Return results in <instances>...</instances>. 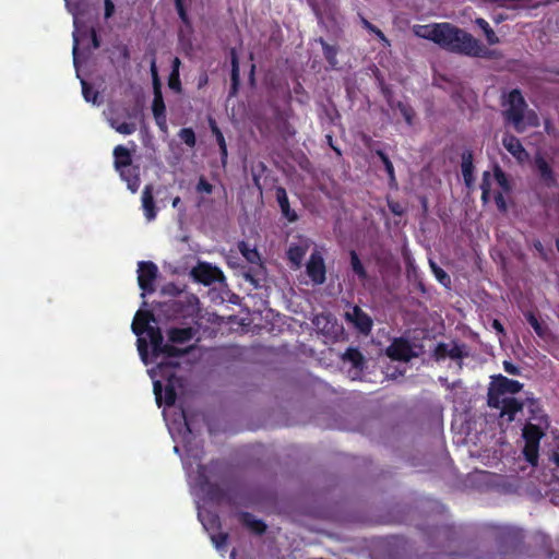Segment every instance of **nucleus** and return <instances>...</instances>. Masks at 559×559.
I'll return each mask as SVG.
<instances>
[{"label":"nucleus","mask_w":559,"mask_h":559,"mask_svg":"<svg viewBox=\"0 0 559 559\" xmlns=\"http://www.w3.org/2000/svg\"><path fill=\"white\" fill-rule=\"evenodd\" d=\"M154 317L143 310H139L132 322V331L138 336V350L145 365L155 364L148 370L153 380L154 394L157 405L171 406L175 403L177 391L182 388V380L176 376L179 367L178 357L186 349L176 348V345H185L194 335L191 328L173 329L169 332V344H163V336L155 325Z\"/></svg>","instance_id":"obj_1"},{"label":"nucleus","mask_w":559,"mask_h":559,"mask_svg":"<svg viewBox=\"0 0 559 559\" xmlns=\"http://www.w3.org/2000/svg\"><path fill=\"white\" fill-rule=\"evenodd\" d=\"M169 433L175 442H181L186 450L182 464L187 472L188 480L193 490L205 491L207 477L205 467L201 465V450L192 444V430L183 411L171 415V412H163Z\"/></svg>","instance_id":"obj_2"},{"label":"nucleus","mask_w":559,"mask_h":559,"mask_svg":"<svg viewBox=\"0 0 559 559\" xmlns=\"http://www.w3.org/2000/svg\"><path fill=\"white\" fill-rule=\"evenodd\" d=\"M414 34L429 39L441 48L469 57H486L488 49L467 32L450 23L415 25Z\"/></svg>","instance_id":"obj_3"},{"label":"nucleus","mask_w":559,"mask_h":559,"mask_svg":"<svg viewBox=\"0 0 559 559\" xmlns=\"http://www.w3.org/2000/svg\"><path fill=\"white\" fill-rule=\"evenodd\" d=\"M522 388V383L502 374L492 377L488 390V405L499 411L501 420L511 423L514 420L515 414L522 409V403L514 397V394L520 392Z\"/></svg>","instance_id":"obj_4"},{"label":"nucleus","mask_w":559,"mask_h":559,"mask_svg":"<svg viewBox=\"0 0 559 559\" xmlns=\"http://www.w3.org/2000/svg\"><path fill=\"white\" fill-rule=\"evenodd\" d=\"M504 115L518 132L525 131L528 127H536L539 123L537 115L526 109L525 100L518 90L509 93L504 103Z\"/></svg>","instance_id":"obj_5"},{"label":"nucleus","mask_w":559,"mask_h":559,"mask_svg":"<svg viewBox=\"0 0 559 559\" xmlns=\"http://www.w3.org/2000/svg\"><path fill=\"white\" fill-rule=\"evenodd\" d=\"M115 168L121 179L127 183L128 189L135 193L140 187V169L132 165L131 152L123 145L114 150Z\"/></svg>","instance_id":"obj_6"},{"label":"nucleus","mask_w":559,"mask_h":559,"mask_svg":"<svg viewBox=\"0 0 559 559\" xmlns=\"http://www.w3.org/2000/svg\"><path fill=\"white\" fill-rule=\"evenodd\" d=\"M66 1V5H67V9L68 11L72 14L73 16V26H74V31H73V49H72V53H73V63H74V67L78 69V50H79V45L83 41V39L85 37H91V40H92V45H93V48L96 49L98 46H99V43H98V39H97V36H96V33L95 31L92 28L90 29V34H87V29H85L83 26H82V12L80 10V7L78 3H73L69 0H64Z\"/></svg>","instance_id":"obj_7"},{"label":"nucleus","mask_w":559,"mask_h":559,"mask_svg":"<svg viewBox=\"0 0 559 559\" xmlns=\"http://www.w3.org/2000/svg\"><path fill=\"white\" fill-rule=\"evenodd\" d=\"M104 114L110 127L115 129L118 133L123 135H130L135 132V111H131L126 107H110Z\"/></svg>","instance_id":"obj_8"},{"label":"nucleus","mask_w":559,"mask_h":559,"mask_svg":"<svg viewBox=\"0 0 559 559\" xmlns=\"http://www.w3.org/2000/svg\"><path fill=\"white\" fill-rule=\"evenodd\" d=\"M546 426L547 423L543 426V420L540 419L538 425L527 424L523 429V438L525 440L523 453L526 461L532 465L537 464L539 441L544 436V428Z\"/></svg>","instance_id":"obj_9"},{"label":"nucleus","mask_w":559,"mask_h":559,"mask_svg":"<svg viewBox=\"0 0 559 559\" xmlns=\"http://www.w3.org/2000/svg\"><path fill=\"white\" fill-rule=\"evenodd\" d=\"M495 182L499 187V192L509 193L510 183L506 176V174L501 170L500 167H496L493 171V176H491L488 171H485L483 175L481 182V199L484 202H489L491 199V182Z\"/></svg>","instance_id":"obj_10"},{"label":"nucleus","mask_w":559,"mask_h":559,"mask_svg":"<svg viewBox=\"0 0 559 559\" xmlns=\"http://www.w3.org/2000/svg\"><path fill=\"white\" fill-rule=\"evenodd\" d=\"M199 520L201 521L204 530L210 534L211 540L215 548L218 551H222L227 542V534L225 533H215V530L218 527V519L216 515L202 511L199 509Z\"/></svg>","instance_id":"obj_11"},{"label":"nucleus","mask_w":559,"mask_h":559,"mask_svg":"<svg viewBox=\"0 0 559 559\" xmlns=\"http://www.w3.org/2000/svg\"><path fill=\"white\" fill-rule=\"evenodd\" d=\"M467 348L465 345H461L456 342L439 343L435 350L433 356L437 361L451 359L460 367V360L467 356Z\"/></svg>","instance_id":"obj_12"},{"label":"nucleus","mask_w":559,"mask_h":559,"mask_svg":"<svg viewBox=\"0 0 559 559\" xmlns=\"http://www.w3.org/2000/svg\"><path fill=\"white\" fill-rule=\"evenodd\" d=\"M158 269L152 262L141 261L138 264V282L142 289V297L145 293L154 292V281L157 276Z\"/></svg>","instance_id":"obj_13"},{"label":"nucleus","mask_w":559,"mask_h":559,"mask_svg":"<svg viewBox=\"0 0 559 559\" xmlns=\"http://www.w3.org/2000/svg\"><path fill=\"white\" fill-rule=\"evenodd\" d=\"M191 275L195 281L204 285H211L224 280V275L218 267L205 262L198 263V265L191 270Z\"/></svg>","instance_id":"obj_14"},{"label":"nucleus","mask_w":559,"mask_h":559,"mask_svg":"<svg viewBox=\"0 0 559 559\" xmlns=\"http://www.w3.org/2000/svg\"><path fill=\"white\" fill-rule=\"evenodd\" d=\"M345 318L360 333L368 334L372 328L371 318L357 306L348 309L345 312Z\"/></svg>","instance_id":"obj_15"},{"label":"nucleus","mask_w":559,"mask_h":559,"mask_svg":"<svg viewBox=\"0 0 559 559\" xmlns=\"http://www.w3.org/2000/svg\"><path fill=\"white\" fill-rule=\"evenodd\" d=\"M312 323L317 331L330 337H336L343 330L330 314L316 316Z\"/></svg>","instance_id":"obj_16"},{"label":"nucleus","mask_w":559,"mask_h":559,"mask_svg":"<svg viewBox=\"0 0 559 559\" xmlns=\"http://www.w3.org/2000/svg\"><path fill=\"white\" fill-rule=\"evenodd\" d=\"M307 273L314 284H322L325 281V265L320 252H312L307 263Z\"/></svg>","instance_id":"obj_17"},{"label":"nucleus","mask_w":559,"mask_h":559,"mask_svg":"<svg viewBox=\"0 0 559 559\" xmlns=\"http://www.w3.org/2000/svg\"><path fill=\"white\" fill-rule=\"evenodd\" d=\"M389 357L395 360L408 361L412 357L416 356L411 344L405 340H395L386 349Z\"/></svg>","instance_id":"obj_18"},{"label":"nucleus","mask_w":559,"mask_h":559,"mask_svg":"<svg viewBox=\"0 0 559 559\" xmlns=\"http://www.w3.org/2000/svg\"><path fill=\"white\" fill-rule=\"evenodd\" d=\"M502 145L518 160V163L524 164L528 160V153L523 147L520 140L514 135L506 134L502 138Z\"/></svg>","instance_id":"obj_19"},{"label":"nucleus","mask_w":559,"mask_h":559,"mask_svg":"<svg viewBox=\"0 0 559 559\" xmlns=\"http://www.w3.org/2000/svg\"><path fill=\"white\" fill-rule=\"evenodd\" d=\"M310 240L300 238L297 242H292L287 255L293 265L298 269L301 265L304 257L310 248Z\"/></svg>","instance_id":"obj_20"},{"label":"nucleus","mask_w":559,"mask_h":559,"mask_svg":"<svg viewBox=\"0 0 559 559\" xmlns=\"http://www.w3.org/2000/svg\"><path fill=\"white\" fill-rule=\"evenodd\" d=\"M535 166L537 168V171L539 174L540 180L546 185L547 187H552L556 185V177L552 171V168L549 166V164L545 160V158L537 154L534 159Z\"/></svg>","instance_id":"obj_21"},{"label":"nucleus","mask_w":559,"mask_h":559,"mask_svg":"<svg viewBox=\"0 0 559 559\" xmlns=\"http://www.w3.org/2000/svg\"><path fill=\"white\" fill-rule=\"evenodd\" d=\"M141 201H142V209H143L145 218L148 222L154 221L156 217L157 211H156V206H155V202H154V198H153V186L152 185L145 186V188L142 192Z\"/></svg>","instance_id":"obj_22"},{"label":"nucleus","mask_w":559,"mask_h":559,"mask_svg":"<svg viewBox=\"0 0 559 559\" xmlns=\"http://www.w3.org/2000/svg\"><path fill=\"white\" fill-rule=\"evenodd\" d=\"M343 360H344V367L347 365V364H350V369L348 370V372L350 373V377L353 379H356L362 368V356L361 354L354 349V348H349L345 352L344 356H343Z\"/></svg>","instance_id":"obj_23"},{"label":"nucleus","mask_w":559,"mask_h":559,"mask_svg":"<svg viewBox=\"0 0 559 559\" xmlns=\"http://www.w3.org/2000/svg\"><path fill=\"white\" fill-rule=\"evenodd\" d=\"M153 114H154L157 126L163 131H166L167 124H166L165 105L163 102L162 94H158V95H156V97H154Z\"/></svg>","instance_id":"obj_24"},{"label":"nucleus","mask_w":559,"mask_h":559,"mask_svg":"<svg viewBox=\"0 0 559 559\" xmlns=\"http://www.w3.org/2000/svg\"><path fill=\"white\" fill-rule=\"evenodd\" d=\"M462 175L467 187H471L474 182L473 177V157L472 153L466 151L462 154Z\"/></svg>","instance_id":"obj_25"},{"label":"nucleus","mask_w":559,"mask_h":559,"mask_svg":"<svg viewBox=\"0 0 559 559\" xmlns=\"http://www.w3.org/2000/svg\"><path fill=\"white\" fill-rule=\"evenodd\" d=\"M277 201H278V203L281 205L283 214L289 221H295L296 219V215L295 214L290 215V213H289L288 199H287V194H286L284 189H278L277 190Z\"/></svg>","instance_id":"obj_26"},{"label":"nucleus","mask_w":559,"mask_h":559,"mask_svg":"<svg viewBox=\"0 0 559 559\" xmlns=\"http://www.w3.org/2000/svg\"><path fill=\"white\" fill-rule=\"evenodd\" d=\"M526 320L528 321V323L532 325V328L534 329L535 333L539 337H546L547 336L548 328L546 325H544L543 323H540L533 313H527L526 314Z\"/></svg>","instance_id":"obj_27"},{"label":"nucleus","mask_w":559,"mask_h":559,"mask_svg":"<svg viewBox=\"0 0 559 559\" xmlns=\"http://www.w3.org/2000/svg\"><path fill=\"white\" fill-rule=\"evenodd\" d=\"M82 84V94L84 99L87 103H92L94 105L98 104V93L93 90L83 79H81Z\"/></svg>","instance_id":"obj_28"},{"label":"nucleus","mask_w":559,"mask_h":559,"mask_svg":"<svg viewBox=\"0 0 559 559\" xmlns=\"http://www.w3.org/2000/svg\"><path fill=\"white\" fill-rule=\"evenodd\" d=\"M430 267L436 276V278L444 286H449L451 284L450 276L439 267L433 261H429Z\"/></svg>","instance_id":"obj_29"},{"label":"nucleus","mask_w":559,"mask_h":559,"mask_svg":"<svg viewBox=\"0 0 559 559\" xmlns=\"http://www.w3.org/2000/svg\"><path fill=\"white\" fill-rule=\"evenodd\" d=\"M231 81H233V88L236 91L237 85L239 83V62L236 55V51L231 50Z\"/></svg>","instance_id":"obj_30"},{"label":"nucleus","mask_w":559,"mask_h":559,"mask_svg":"<svg viewBox=\"0 0 559 559\" xmlns=\"http://www.w3.org/2000/svg\"><path fill=\"white\" fill-rule=\"evenodd\" d=\"M239 250L242 255L251 263H255L259 260V253L254 248H249L245 242L239 245Z\"/></svg>","instance_id":"obj_31"},{"label":"nucleus","mask_w":559,"mask_h":559,"mask_svg":"<svg viewBox=\"0 0 559 559\" xmlns=\"http://www.w3.org/2000/svg\"><path fill=\"white\" fill-rule=\"evenodd\" d=\"M350 264H352V269L353 271L360 277V278H364L366 277V272H365V269L357 255V253L355 251H352L350 252Z\"/></svg>","instance_id":"obj_32"},{"label":"nucleus","mask_w":559,"mask_h":559,"mask_svg":"<svg viewBox=\"0 0 559 559\" xmlns=\"http://www.w3.org/2000/svg\"><path fill=\"white\" fill-rule=\"evenodd\" d=\"M179 138L189 146H194L195 144V134L190 128L181 129L179 132Z\"/></svg>","instance_id":"obj_33"},{"label":"nucleus","mask_w":559,"mask_h":559,"mask_svg":"<svg viewBox=\"0 0 559 559\" xmlns=\"http://www.w3.org/2000/svg\"><path fill=\"white\" fill-rule=\"evenodd\" d=\"M195 190L200 194H211L213 192V186L203 176H201L195 186Z\"/></svg>","instance_id":"obj_34"},{"label":"nucleus","mask_w":559,"mask_h":559,"mask_svg":"<svg viewBox=\"0 0 559 559\" xmlns=\"http://www.w3.org/2000/svg\"><path fill=\"white\" fill-rule=\"evenodd\" d=\"M503 194H506V193L497 191L493 193V195H491V198L495 199V202H496L498 209L501 211H506V209H507V202H506Z\"/></svg>","instance_id":"obj_35"},{"label":"nucleus","mask_w":559,"mask_h":559,"mask_svg":"<svg viewBox=\"0 0 559 559\" xmlns=\"http://www.w3.org/2000/svg\"><path fill=\"white\" fill-rule=\"evenodd\" d=\"M245 520L258 533H262L265 530V525L262 522L253 520L249 515H246Z\"/></svg>","instance_id":"obj_36"},{"label":"nucleus","mask_w":559,"mask_h":559,"mask_svg":"<svg viewBox=\"0 0 559 559\" xmlns=\"http://www.w3.org/2000/svg\"><path fill=\"white\" fill-rule=\"evenodd\" d=\"M361 22L367 29L373 32L382 41L388 43L384 34L380 29L370 24L366 19H361Z\"/></svg>","instance_id":"obj_37"},{"label":"nucleus","mask_w":559,"mask_h":559,"mask_svg":"<svg viewBox=\"0 0 559 559\" xmlns=\"http://www.w3.org/2000/svg\"><path fill=\"white\" fill-rule=\"evenodd\" d=\"M399 108L406 122L411 124L414 117L413 109L403 104H400Z\"/></svg>","instance_id":"obj_38"},{"label":"nucleus","mask_w":559,"mask_h":559,"mask_svg":"<svg viewBox=\"0 0 559 559\" xmlns=\"http://www.w3.org/2000/svg\"><path fill=\"white\" fill-rule=\"evenodd\" d=\"M216 140H217L219 148H221L222 158H223V160H225L227 157V146H226L224 135L221 131H217Z\"/></svg>","instance_id":"obj_39"},{"label":"nucleus","mask_w":559,"mask_h":559,"mask_svg":"<svg viewBox=\"0 0 559 559\" xmlns=\"http://www.w3.org/2000/svg\"><path fill=\"white\" fill-rule=\"evenodd\" d=\"M484 34L489 45H496L499 43V37L496 35V33L490 26L484 31Z\"/></svg>","instance_id":"obj_40"},{"label":"nucleus","mask_w":559,"mask_h":559,"mask_svg":"<svg viewBox=\"0 0 559 559\" xmlns=\"http://www.w3.org/2000/svg\"><path fill=\"white\" fill-rule=\"evenodd\" d=\"M381 159L385 166V170L388 175L390 176L391 180H394V168L390 159L382 153H380Z\"/></svg>","instance_id":"obj_41"},{"label":"nucleus","mask_w":559,"mask_h":559,"mask_svg":"<svg viewBox=\"0 0 559 559\" xmlns=\"http://www.w3.org/2000/svg\"><path fill=\"white\" fill-rule=\"evenodd\" d=\"M503 369L509 374H519L520 372L519 368L508 360L503 361Z\"/></svg>","instance_id":"obj_42"},{"label":"nucleus","mask_w":559,"mask_h":559,"mask_svg":"<svg viewBox=\"0 0 559 559\" xmlns=\"http://www.w3.org/2000/svg\"><path fill=\"white\" fill-rule=\"evenodd\" d=\"M389 209L395 215H402L404 213V207L400 203H397V202L390 201L389 202Z\"/></svg>","instance_id":"obj_43"},{"label":"nucleus","mask_w":559,"mask_h":559,"mask_svg":"<svg viewBox=\"0 0 559 559\" xmlns=\"http://www.w3.org/2000/svg\"><path fill=\"white\" fill-rule=\"evenodd\" d=\"M322 45H323V50H324L325 57L333 64L334 63V57H335V50L332 47H330L329 45H326V44L322 43Z\"/></svg>","instance_id":"obj_44"},{"label":"nucleus","mask_w":559,"mask_h":559,"mask_svg":"<svg viewBox=\"0 0 559 559\" xmlns=\"http://www.w3.org/2000/svg\"><path fill=\"white\" fill-rule=\"evenodd\" d=\"M169 87L174 91H177L179 92L180 91V81H179V75L178 76H175V73H171L170 74V78H169Z\"/></svg>","instance_id":"obj_45"},{"label":"nucleus","mask_w":559,"mask_h":559,"mask_svg":"<svg viewBox=\"0 0 559 559\" xmlns=\"http://www.w3.org/2000/svg\"><path fill=\"white\" fill-rule=\"evenodd\" d=\"M115 5L111 0H105V16L108 19L112 15Z\"/></svg>","instance_id":"obj_46"},{"label":"nucleus","mask_w":559,"mask_h":559,"mask_svg":"<svg viewBox=\"0 0 559 559\" xmlns=\"http://www.w3.org/2000/svg\"><path fill=\"white\" fill-rule=\"evenodd\" d=\"M152 80H153V86H154V97H156V95L162 94L158 75L152 76Z\"/></svg>","instance_id":"obj_47"},{"label":"nucleus","mask_w":559,"mask_h":559,"mask_svg":"<svg viewBox=\"0 0 559 559\" xmlns=\"http://www.w3.org/2000/svg\"><path fill=\"white\" fill-rule=\"evenodd\" d=\"M179 67H180V60H179V58H175L173 61V71H171V73H175V76L179 75Z\"/></svg>","instance_id":"obj_48"},{"label":"nucleus","mask_w":559,"mask_h":559,"mask_svg":"<svg viewBox=\"0 0 559 559\" xmlns=\"http://www.w3.org/2000/svg\"><path fill=\"white\" fill-rule=\"evenodd\" d=\"M475 23L479 26V28L483 29V32L489 27L488 22L480 17L476 19Z\"/></svg>","instance_id":"obj_49"},{"label":"nucleus","mask_w":559,"mask_h":559,"mask_svg":"<svg viewBox=\"0 0 559 559\" xmlns=\"http://www.w3.org/2000/svg\"><path fill=\"white\" fill-rule=\"evenodd\" d=\"M492 328L499 333V334H503L504 333V329L502 326V324L500 323V321L498 320H493L492 322Z\"/></svg>","instance_id":"obj_50"},{"label":"nucleus","mask_w":559,"mask_h":559,"mask_svg":"<svg viewBox=\"0 0 559 559\" xmlns=\"http://www.w3.org/2000/svg\"><path fill=\"white\" fill-rule=\"evenodd\" d=\"M150 68H151V74H152V76H156V75H158V73H157V67H156V61H155V59H154V58H153V59H152V61H151V67H150Z\"/></svg>","instance_id":"obj_51"},{"label":"nucleus","mask_w":559,"mask_h":559,"mask_svg":"<svg viewBox=\"0 0 559 559\" xmlns=\"http://www.w3.org/2000/svg\"><path fill=\"white\" fill-rule=\"evenodd\" d=\"M534 246H535L536 250H537L542 255H544V254H545V252H544V247H543L542 242L537 241V242H535V245H534Z\"/></svg>","instance_id":"obj_52"},{"label":"nucleus","mask_w":559,"mask_h":559,"mask_svg":"<svg viewBox=\"0 0 559 559\" xmlns=\"http://www.w3.org/2000/svg\"><path fill=\"white\" fill-rule=\"evenodd\" d=\"M176 4H177V8H178V11H179V14H180L181 19L185 20V13H183L180 0H176Z\"/></svg>","instance_id":"obj_53"},{"label":"nucleus","mask_w":559,"mask_h":559,"mask_svg":"<svg viewBox=\"0 0 559 559\" xmlns=\"http://www.w3.org/2000/svg\"><path fill=\"white\" fill-rule=\"evenodd\" d=\"M211 129H212L213 133L215 134V136H217V131H219V129L217 128V126L214 121H211Z\"/></svg>","instance_id":"obj_54"},{"label":"nucleus","mask_w":559,"mask_h":559,"mask_svg":"<svg viewBox=\"0 0 559 559\" xmlns=\"http://www.w3.org/2000/svg\"><path fill=\"white\" fill-rule=\"evenodd\" d=\"M180 203V198L179 197H176L174 200H173V206L174 207H177Z\"/></svg>","instance_id":"obj_55"},{"label":"nucleus","mask_w":559,"mask_h":559,"mask_svg":"<svg viewBox=\"0 0 559 559\" xmlns=\"http://www.w3.org/2000/svg\"><path fill=\"white\" fill-rule=\"evenodd\" d=\"M179 450H180L179 445H178V444H176V445L174 447V451H175L176 453H179Z\"/></svg>","instance_id":"obj_56"},{"label":"nucleus","mask_w":559,"mask_h":559,"mask_svg":"<svg viewBox=\"0 0 559 559\" xmlns=\"http://www.w3.org/2000/svg\"><path fill=\"white\" fill-rule=\"evenodd\" d=\"M205 83H206V78L202 79V80L200 81V84H199V85L201 86L202 84H205Z\"/></svg>","instance_id":"obj_57"},{"label":"nucleus","mask_w":559,"mask_h":559,"mask_svg":"<svg viewBox=\"0 0 559 559\" xmlns=\"http://www.w3.org/2000/svg\"><path fill=\"white\" fill-rule=\"evenodd\" d=\"M235 556H236V554H235V551H233V552L230 554L231 559H235Z\"/></svg>","instance_id":"obj_58"}]
</instances>
